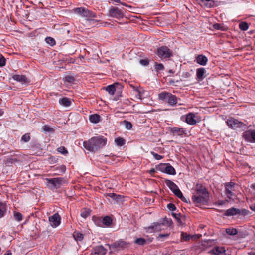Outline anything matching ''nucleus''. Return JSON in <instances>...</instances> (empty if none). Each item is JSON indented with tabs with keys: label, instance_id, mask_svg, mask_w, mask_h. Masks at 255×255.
Listing matches in <instances>:
<instances>
[{
	"label": "nucleus",
	"instance_id": "nucleus-1",
	"mask_svg": "<svg viewBox=\"0 0 255 255\" xmlns=\"http://www.w3.org/2000/svg\"><path fill=\"white\" fill-rule=\"evenodd\" d=\"M195 193L193 194L192 199L197 205H207L209 199V193L205 187L201 184H197L195 187Z\"/></svg>",
	"mask_w": 255,
	"mask_h": 255
},
{
	"label": "nucleus",
	"instance_id": "nucleus-2",
	"mask_svg": "<svg viewBox=\"0 0 255 255\" xmlns=\"http://www.w3.org/2000/svg\"><path fill=\"white\" fill-rule=\"evenodd\" d=\"M107 139L101 136H94L83 142L84 148L90 152H95L104 147Z\"/></svg>",
	"mask_w": 255,
	"mask_h": 255
},
{
	"label": "nucleus",
	"instance_id": "nucleus-3",
	"mask_svg": "<svg viewBox=\"0 0 255 255\" xmlns=\"http://www.w3.org/2000/svg\"><path fill=\"white\" fill-rule=\"evenodd\" d=\"M158 98L171 106H176L178 103V100L180 99L176 96L166 91L159 93L158 94Z\"/></svg>",
	"mask_w": 255,
	"mask_h": 255
},
{
	"label": "nucleus",
	"instance_id": "nucleus-4",
	"mask_svg": "<svg viewBox=\"0 0 255 255\" xmlns=\"http://www.w3.org/2000/svg\"><path fill=\"white\" fill-rule=\"evenodd\" d=\"M74 13L85 17L87 20H92L96 17V14L85 7H77L73 9Z\"/></svg>",
	"mask_w": 255,
	"mask_h": 255
},
{
	"label": "nucleus",
	"instance_id": "nucleus-5",
	"mask_svg": "<svg viewBox=\"0 0 255 255\" xmlns=\"http://www.w3.org/2000/svg\"><path fill=\"white\" fill-rule=\"evenodd\" d=\"M125 9L116 6H112L108 11V15L112 18L121 19L124 17Z\"/></svg>",
	"mask_w": 255,
	"mask_h": 255
},
{
	"label": "nucleus",
	"instance_id": "nucleus-6",
	"mask_svg": "<svg viewBox=\"0 0 255 255\" xmlns=\"http://www.w3.org/2000/svg\"><path fill=\"white\" fill-rule=\"evenodd\" d=\"M157 55L160 58L165 59H168L173 56L172 51L166 46H162L158 48Z\"/></svg>",
	"mask_w": 255,
	"mask_h": 255
},
{
	"label": "nucleus",
	"instance_id": "nucleus-7",
	"mask_svg": "<svg viewBox=\"0 0 255 255\" xmlns=\"http://www.w3.org/2000/svg\"><path fill=\"white\" fill-rule=\"evenodd\" d=\"M226 122L229 127L232 129H236L238 128H246V124L234 118L228 119Z\"/></svg>",
	"mask_w": 255,
	"mask_h": 255
},
{
	"label": "nucleus",
	"instance_id": "nucleus-8",
	"mask_svg": "<svg viewBox=\"0 0 255 255\" xmlns=\"http://www.w3.org/2000/svg\"><path fill=\"white\" fill-rule=\"evenodd\" d=\"M164 225V223L154 222L151 226L145 227V230L148 233H153L156 232L161 231L163 228L162 227Z\"/></svg>",
	"mask_w": 255,
	"mask_h": 255
},
{
	"label": "nucleus",
	"instance_id": "nucleus-9",
	"mask_svg": "<svg viewBox=\"0 0 255 255\" xmlns=\"http://www.w3.org/2000/svg\"><path fill=\"white\" fill-rule=\"evenodd\" d=\"M48 185L51 184L53 187L57 189L62 185L65 182V180L63 178L57 177L52 179H47Z\"/></svg>",
	"mask_w": 255,
	"mask_h": 255
},
{
	"label": "nucleus",
	"instance_id": "nucleus-10",
	"mask_svg": "<svg viewBox=\"0 0 255 255\" xmlns=\"http://www.w3.org/2000/svg\"><path fill=\"white\" fill-rule=\"evenodd\" d=\"M246 213V211L245 210H241L239 209H237L236 208H231L230 209H227L224 215L226 216H234L237 214H242L245 215Z\"/></svg>",
	"mask_w": 255,
	"mask_h": 255
},
{
	"label": "nucleus",
	"instance_id": "nucleus-11",
	"mask_svg": "<svg viewBox=\"0 0 255 255\" xmlns=\"http://www.w3.org/2000/svg\"><path fill=\"white\" fill-rule=\"evenodd\" d=\"M159 170L170 175H175L176 174L175 169L170 164H162L159 165Z\"/></svg>",
	"mask_w": 255,
	"mask_h": 255
},
{
	"label": "nucleus",
	"instance_id": "nucleus-12",
	"mask_svg": "<svg viewBox=\"0 0 255 255\" xmlns=\"http://www.w3.org/2000/svg\"><path fill=\"white\" fill-rule=\"evenodd\" d=\"M165 183L176 196L181 192L177 185L173 181L167 179L165 180Z\"/></svg>",
	"mask_w": 255,
	"mask_h": 255
},
{
	"label": "nucleus",
	"instance_id": "nucleus-13",
	"mask_svg": "<svg viewBox=\"0 0 255 255\" xmlns=\"http://www.w3.org/2000/svg\"><path fill=\"white\" fill-rule=\"evenodd\" d=\"M61 217L59 215L56 213L52 216L49 217V221L51 225L53 227H56L60 224Z\"/></svg>",
	"mask_w": 255,
	"mask_h": 255
},
{
	"label": "nucleus",
	"instance_id": "nucleus-14",
	"mask_svg": "<svg viewBox=\"0 0 255 255\" xmlns=\"http://www.w3.org/2000/svg\"><path fill=\"white\" fill-rule=\"evenodd\" d=\"M244 138L247 141L255 142V130H248L243 135Z\"/></svg>",
	"mask_w": 255,
	"mask_h": 255
},
{
	"label": "nucleus",
	"instance_id": "nucleus-15",
	"mask_svg": "<svg viewBox=\"0 0 255 255\" xmlns=\"http://www.w3.org/2000/svg\"><path fill=\"white\" fill-rule=\"evenodd\" d=\"M170 132L174 136H182L186 134V130L183 128L174 127L170 128Z\"/></svg>",
	"mask_w": 255,
	"mask_h": 255
},
{
	"label": "nucleus",
	"instance_id": "nucleus-16",
	"mask_svg": "<svg viewBox=\"0 0 255 255\" xmlns=\"http://www.w3.org/2000/svg\"><path fill=\"white\" fill-rule=\"evenodd\" d=\"M195 114L190 112L185 116V122L189 125H194L198 122Z\"/></svg>",
	"mask_w": 255,
	"mask_h": 255
},
{
	"label": "nucleus",
	"instance_id": "nucleus-17",
	"mask_svg": "<svg viewBox=\"0 0 255 255\" xmlns=\"http://www.w3.org/2000/svg\"><path fill=\"white\" fill-rule=\"evenodd\" d=\"M110 250H120L126 246V243L124 241H119L111 245H108Z\"/></svg>",
	"mask_w": 255,
	"mask_h": 255
},
{
	"label": "nucleus",
	"instance_id": "nucleus-18",
	"mask_svg": "<svg viewBox=\"0 0 255 255\" xmlns=\"http://www.w3.org/2000/svg\"><path fill=\"white\" fill-rule=\"evenodd\" d=\"M199 4L207 8H211L215 5L214 0H196Z\"/></svg>",
	"mask_w": 255,
	"mask_h": 255
},
{
	"label": "nucleus",
	"instance_id": "nucleus-19",
	"mask_svg": "<svg viewBox=\"0 0 255 255\" xmlns=\"http://www.w3.org/2000/svg\"><path fill=\"white\" fill-rule=\"evenodd\" d=\"M106 249L103 246H97L93 249V253L94 254L98 255H105L107 253Z\"/></svg>",
	"mask_w": 255,
	"mask_h": 255
},
{
	"label": "nucleus",
	"instance_id": "nucleus-20",
	"mask_svg": "<svg viewBox=\"0 0 255 255\" xmlns=\"http://www.w3.org/2000/svg\"><path fill=\"white\" fill-rule=\"evenodd\" d=\"M196 61L198 64L202 66H205L207 63L208 59L205 56L201 54L197 56Z\"/></svg>",
	"mask_w": 255,
	"mask_h": 255
},
{
	"label": "nucleus",
	"instance_id": "nucleus-21",
	"mask_svg": "<svg viewBox=\"0 0 255 255\" xmlns=\"http://www.w3.org/2000/svg\"><path fill=\"white\" fill-rule=\"evenodd\" d=\"M205 73V69L204 68H199L197 69L196 76L197 78L199 81H202L205 78L204 74Z\"/></svg>",
	"mask_w": 255,
	"mask_h": 255
},
{
	"label": "nucleus",
	"instance_id": "nucleus-22",
	"mask_svg": "<svg viewBox=\"0 0 255 255\" xmlns=\"http://www.w3.org/2000/svg\"><path fill=\"white\" fill-rule=\"evenodd\" d=\"M212 252L215 255H224L225 249L223 247H216L213 249Z\"/></svg>",
	"mask_w": 255,
	"mask_h": 255
},
{
	"label": "nucleus",
	"instance_id": "nucleus-23",
	"mask_svg": "<svg viewBox=\"0 0 255 255\" xmlns=\"http://www.w3.org/2000/svg\"><path fill=\"white\" fill-rule=\"evenodd\" d=\"M235 184L233 182H230L228 183H226L225 184V192H230V191H234L235 190Z\"/></svg>",
	"mask_w": 255,
	"mask_h": 255
},
{
	"label": "nucleus",
	"instance_id": "nucleus-24",
	"mask_svg": "<svg viewBox=\"0 0 255 255\" xmlns=\"http://www.w3.org/2000/svg\"><path fill=\"white\" fill-rule=\"evenodd\" d=\"M7 206L5 203L0 202V218L4 217L5 215Z\"/></svg>",
	"mask_w": 255,
	"mask_h": 255
},
{
	"label": "nucleus",
	"instance_id": "nucleus-25",
	"mask_svg": "<svg viewBox=\"0 0 255 255\" xmlns=\"http://www.w3.org/2000/svg\"><path fill=\"white\" fill-rule=\"evenodd\" d=\"M12 78L14 80L22 83H25L27 81V78L24 75H14L12 76Z\"/></svg>",
	"mask_w": 255,
	"mask_h": 255
},
{
	"label": "nucleus",
	"instance_id": "nucleus-26",
	"mask_svg": "<svg viewBox=\"0 0 255 255\" xmlns=\"http://www.w3.org/2000/svg\"><path fill=\"white\" fill-rule=\"evenodd\" d=\"M101 117L98 114H93L90 115L89 120L91 123H97L100 121Z\"/></svg>",
	"mask_w": 255,
	"mask_h": 255
},
{
	"label": "nucleus",
	"instance_id": "nucleus-27",
	"mask_svg": "<svg viewBox=\"0 0 255 255\" xmlns=\"http://www.w3.org/2000/svg\"><path fill=\"white\" fill-rule=\"evenodd\" d=\"M92 220L98 226L103 227V218L99 217L93 216Z\"/></svg>",
	"mask_w": 255,
	"mask_h": 255
},
{
	"label": "nucleus",
	"instance_id": "nucleus-28",
	"mask_svg": "<svg viewBox=\"0 0 255 255\" xmlns=\"http://www.w3.org/2000/svg\"><path fill=\"white\" fill-rule=\"evenodd\" d=\"M59 103L63 106L68 107L71 105V102L69 98L64 97L59 99Z\"/></svg>",
	"mask_w": 255,
	"mask_h": 255
},
{
	"label": "nucleus",
	"instance_id": "nucleus-29",
	"mask_svg": "<svg viewBox=\"0 0 255 255\" xmlns=\"http://www.w3.org/2000/svg\"><path fill=\"white\" fill-rule=\"evenodd\" d=\"M104 89H105L111 95H114L116 91V87L114 85H109L104 87Z\"/></svg>",
	"mask_w": 255,
	"mask_h": 255
},
{
	"label": "nucleus",
	"instance_id": "nucleus-30",
	"mask_svg": "<svg viewBox=\"0 0 255 255\" xmlns=\"http://www.w3.org/2000/svg\"><path fill=\"white\" fill-rule=\"evenodd\" d=\"M225 193L227 198H228V199L226 200L227 202H229L231 200L234 201V199L236 197V195L234 193H233V191L225 192Z\"/></svg>",
	"mask_w": 255,
	"mask_h": 255
},
{
	"label": "nucleus",
	"instance_id": "nucleus-31",
	"mask_svg": "<svg viewBox=\"0 0 255 255\" xmlns=\"http://www.w3.org/2000/svg\"><path fill=\"white\" fill-rule=\"evenodd\" d=\"M112 223V219L109 216H105L103 218V225L110 226Z\"/></svg>",
	"mask_w": 255,
	"mask_h": 255
},
{
	"label": "nucleus",
	"instance_id": "nucleus-32",
	"mask_svg": "<svg viewBox=\"0 0 255 255\" xmlns=\"http://www.w3.org/2000/svg\"><path fill=\"white\" fill-rule=\"evenodd\" d=\"M106 197H109L111 198L118 201L122 198V196L120 195H117L114 193H107L105 194Z\"/></svg>",
	"mask_w": 255,
	"mask_h": 255
},
{
	"label": "nucleus",
	"instance_id": "nucleus-33",
	"mask_svg": "<svg viewBox=\"0 0 255 255\" xmlns=\"http://www.w3.org/2000/svg\"><path fill=\"white\" fill-rule=\"evenodd\" d=\"M73 235L74 239L77 241H81L83 239V235L79 232H74Z\"/></svg>",
	"mask_w": 255,
	"mask_h": 255
},
{
	"label": "nucleus",
	"instance_id": "nucleus-34",
	"mask_svg": "<svg viewBox=\"0 0 255 255\" xmlns=\"http://www.w3.org/2000/svg\"><path fill=\"white\" fill-rule=\"evenodd\" d=\"M226 232L229 235H235L238 233L237 229L233 228H227Z\"/></svg>",
	"mask_w": 255,
	"mask_h": 255
},
{
	"label": "nucleus",
	"instance_id": "nucleus-35",
	"mask_svg": "<svg viewBox=\"0 0 255 255\" xmlns=\"http://www.w3.org/2000/svg\"><path fill=\"white\" fill-rule=\"evenodd\" d=\"M239 28L242 31H246L248 30L249 28L248 23L246 22H241L239 23Z\"/></svg>",
	"mask_w": 255,
	"mask_h": 255
},
{
	"label": "nucleus",
	"instance_id": "nucleus-36",
	"mask_svg": "<svg viewBox=\"0 0 255 255\" xmlns=\"http://www.w3.org/2000/svg\"><path fill=\"white\" fill-rule=\"evenodd\" d=\"M181 240L184 241H189L192 237L186 233L182 232L181 234Z\"/></svg>",
	"mask_w": 255,
	"mask_h": 255
},
{
	"label": "nucleus",
	"instance_id": "nucleus-37",
	"mask_svg": "<svg viewBox=\"0 0 255 255\" xmlns=\"http://www.w3.org/2000/svg\"><path fill=\"white\" fill-rule=\"evenodd\" d=\"M115 142L118 146H122L125 144V140L121 137H118L115 139Z\"/></svg>",
	"mask_w": 255,
	"mask_h": 255
},
{
	"label": "nucleus",
	"instance_id": "nucleus-38",
	"mask_svg": "<svg viewBox=\"0 0 255 255\" xmlns=\"http://www.w3.org/2000/svg\"><path fill=\"white\" fill-rule=\"evenodd\" d=\"M90 211L89 209L84 208L81 211V216L84 218H86L88 216H90Z\"/></svg>",
	"mask_w": 255,
	"mask_h": 255
},
{
	"label": "nucleus",
	"instance_id": "nucleus-39",
	"mask_svg": "<svg viewBox=\"0 0 255 255\" xmlns=\"http://www.w3.org/2000/svg\"><path fill=\"white\" fill-rule=\"evenodd\" d=\"M155 69L157 72L163 70L164 69V65L162 63H158L156 62H154Z\"/></svg>",
	"mask_w": 255,
	"mask_h": 255
},
{
	"label": "nucleus",
	"instance_id": "nucleus-40",
	"mask_svg": "<svg viewBox=\"0 0 255 255\" xmlns=\"http://www.w3.org/2000/svg\"><path fill=\"white\" fill-rule=\"evenodd\" d=\"M14 219L17 221H20L23 219V216L21 213L14 211Z\"/></svg>",
	"mask_w": 255,
	"mask_h": 255
},
{
	"label": "nucleus",
	"instance_id": "nucleus-41",
	"mask_svg": "<svg viewBox=\"0 0 255 255\" xmlns=\"http://www.w3.org/2000/svg\"><path fill=\"white\" fill-rule=\"evenodd\" d=\"M213 27L216 30H221L222 31H226L227 30L226 28H225L223 25L219 23L214 24L213 25Z\"/></svg>",
	"mask_w": 255,
	"mask_h": 255
},
{
	"label": "nucleus",
	"instance_id": "nucleus-42",
	"mask_svg": "<svg viewBox=\"0 0 255 255\" xmlns=\"http://www.w3.org/2000/svg\"><path fill=\"white\" fill-rule=\"evenodd\" d=\"M146 242V240L142 238H137L135 241V243L139 245H144Z\"/></svg>",
	"mask_w": 255,
	"mask_h": 255
},
{
	"label": "nucleus",
	"instance_id": "nucleus-43",
	"mask_svg": "<svg viewBox=\"0 0 255 255\" xmlns=\"http://www.w3.org/2000/svg\"><path fill=\"white\" fill-rule=\"evenodd\" d=\"M30 133H25L21 137V141L24 142H27L30 140Z\"/></svg>",
	"mask_w": 255,
	"mask_h": 255
},
{
	"label": "nucleus",
	"instance_id": "nucleus-44",
	"mask_svg": "<svg viewBox=\"0 0 255 255\" xmlns=\"http://www.w3.org/2000/svg\"><path fill=\"white\" fill-rule=\"evenodd\" d=\"M170 233L166 234H160L157 237L156 239L157 240L160 241H163L164 240L162 239L163 238H167L169 236Z\"/></svg>",
	"mask_w": 255,
	"mask_h": 255
},
{
	"label": "nucleus",
	"instance_id": "nucleus-45",
	"mask_svg": "<svg viewBox=\"0 0 255 255\" xmlns=\"http://www.w3.org/2000/svg\"><path fill=\"white\" fill-rule=\"evenodd\" d=\"M64 80L68 83H73L75 81V78L72 75H67L65 77Z\"/></svg>",
	"mask_w": 255,
	"mask_h": 255
},
{
	"label": "nucleus",
	"instance_id": "nucleus-46",
	"mask_svg": "<svg viewBox=\"0 0 255 255\" xmlns=\"http://www.w3.org/2000/svg\"><path fill=\"white\" fill-rule=\"evenodd\" d=\"M57 151L62 154L66 155L68 154V151L64 146H60L57 148Z\"/></svg>",
	"mask_w": 255,
	"mask_h": 255
},
{
	"label": "nucleus",
	"instance_id": "nucleus-47",
	"mask_svg": "<svg viewBox=\"0 0 255 255\" xmlns=\"http://www.w3.org/2000/svg\"><path fill=\"white\" fill-rule=\"evenodd\" d=\"M43 130L45 132H54V130L53 129V128H51V127H50L49 126H48V125H45L42 128Z\"/></svg>",
	"mask_w": 255,
	"mask_h": 255
},
{
	"label": "nucleus",
	"instance_id": "nucleus-48",
	"mask_svg": "<svg viewBox=\"0 0 255 255\" xmlns=\"http://www.w3.org/2000/svg\"><path fill=\"white\" fill-rule=\"evenodd\" d=\"M133 88L134 91L136 93V97L139 99H141L142 95L141 92L139 90V89L137 87H133Z\"/></svg>",
	"mask_w": 255,
	"mask_h": 255
},
{
	"label": "nucleus",
	"instance_id": "nucleus-49",
	"mask_svg": "<svg viewBox=\"0 0 255 255\" xmlns=\"http://www.w3.org/2000/svg\"><path fill=\"white\" fill-rule=\"evenodd\" d=\"M45 41H46V42L47 43L50 44L51 46H53V45L55 44V40L53 38H51V37H47L45 39Z\"/></svg>",
	"mask_w": 255,
	"mask_h": 255
},
{
	"label": "nucleus",
	"instance_id": "nucleus-50",
	"mask_svg": "<svg viewBox=\"0 0 255 255\" xmlns=\"http://www.w3.org/2000/svg\"><path fill=\"white\" fill-rule=\"evenodd\" d=\"M192 76V74L189 72H185L182 74L181 77L183 78V80L185 79L190 78Z\"/></svg>",
	"mask_w": 255,
	"mask_h": 255
},
{
	"label": "nucleus",
	"instance_id": "nucleus-51",
	"mask_svg": "<svg viewBox=\"0 0 255 255\" xmlns=\"http://www.w3.org/2000/svg\"><path fill=\"white\" fill-rule=\"evenodd\" d=\"M5 58L1 54H0V67H3L5 65Z\"/></svg>",
	"mask_w": 255,
	"mask_h": 255
},
{
	"label": "nucleus",
	"instance_id": "nucleus-52",
	"mask_svg": "<svg viewBox=\"0 0 255 255\" xmlns=\"http://www.w3.org/2000/svg\"><path fill=\"white\" fill-rule=\"evenodd\" d=\"M124 123L125 124V127L126 128L128 129H130L131 128H132V124L130 122H128V121H127L126 120H124L123 121Z\"/></svg>",
	"mask_w": 255,
	"mask_h": 255
},
{
	"label": "nucleus",
	"instance_id": "nucleus-53",
	"mask_svg": "<svg viewBox=\"0 0 255 255\" xmlns=\"http://www.w3.org/2000/svg\"><path fill=\"white\" fill-rule=\"evenodd\" d=\"M139 63L143 66H147L149 64V60L147 59H140Z\"/></svg>",
	"mask_w": 255,
	"mask_h": 255
},
{
	"label": "nucleus",
	"instance_id": "nucleus-54",
	"mask_svg": "<svg viewBox=\"0 0 255 255\" xmlns=\"http://www.w3.org/2000/svg\"><path fill=\"white\" fill-rule=\"evenodd\" d=\"M151 154L153 155L154 158L156 160H160L163 158V156L155 153L154 152H151Z\"/></svg>",
	"mask_w": 255,
	"mask_h": 255
},
{
	"label": "nucleus",
	"instance_id": "nucleus-55",
	"mask_svg": "<svg viewBox=\"0 0 255 255\" xmlns=\"http://www.w3.org/2000/svg\"><path fill=\"white\" fill-rule=\"evenodd\" d=\"M177 197H178L181 201L184 202H188V200L186 199V198L183 196L181 192L177 196Z\"/></svg>",
	"mask_w": 255,
	"mask_h": 255
},
{
	"label": "nucleus",
	"instance_id": "nucleus-56",
	"mask_svg": "<svg viewBox=\"0 0 255 255\" xmlns=\"http://www.w3.org/2000/svg\"><path fill=\"white\" fill-rule=\"evenodd\" d=\"M168 208L172 211H175L176 210V207L174 204L172 203H169L167 205Z\"/></svg>",
	"mask_w": 255,
	"mask_h": 255
},
{
	"label": "nucleus",
	"instance_id": "nucleus-57",
	"mask_svg": "<svg viewBox=\"0 0 255 255\" xmlns=\"http://www.w3.org/2000/svg\"><path fill=\"white\" fill-rule=\"evenodd\" d=\"M57 168H59L60 170V173H64L66 171V167L64 165H61V166L57 167Z\"/></svg>",
	"mask_w": 255,
	"mask_h": 255
},
{
	"label": "nucleus",
	"instance_id": "nucleus-58",
	"mask_svg": "<svg viewBox=\"0 0 255 255\" xmlns=\"http://www.w3.org/2000/svg\"><path fill=\"white\" fill-rule=\"evenodd\" d=\"M226 203V201L223 200H219L217 203H216V205H223L225 204Z\"/></svg>",
	"mask_w": 255,
	"mask_h": 255
},
{
	"label": "nucleus",
	"instance_id": "nucleus-59",
	"mask_svg": "<svg viewBox=\"0 0 255 255\" xmlns=\"http://www.w3.org/2000/svg\"><path fill=\"white\" fill-rule=\"evenodd\" d=\"M173 216L175 217V218L177 219V221L179 223H181V221L180 219L178 217V215H176L174 213H173Z\"/></svg>",
	"mask_w": 255,
	"mask_h": 255
},
{
	"label": "nucleus",
	"instance_id": "nucleus-60",
	"mask_svg": "<svg viewBox=\"0 0 255 255\" xmlns=\"http://www.w3.org/2000/svg\"><path fill=\"white\" fill-rule=\"evenodd\" d=\"M250 208H251L252 210H253V211H255V204L252 205L250 206Z\"/></svg>",
	"mask_w": 255,
	"mask_h": 255
},
{
	"label": "nucleus",
	"instance_id": "nucleus-61",
	"mask_svg": "<svg viewBox=\"0 0 255 255\" xmlns=\"http://www.w3.org/2000/svg\"><path fill=\"white\" fill-rule=\"evenodd\" d=\"M155 172V169H154V168H152V169H151L150 170V171H149V173H150V174H153V173H154Z\"/></svg>",
	"mask_w": 255,
	"mask_h": 255
},
{
	"label": "nucleus",
	"instance_id": "nucleus-62",
	"mask_svg": "<svg viewBox=\"0 0 255 255\" xmlns=\"http://www.w3.org/2000/svg\"><path fill=\"white\" fill-rule=\"evenodd\" d=\"M12 254L10 251H8L6 253L4 254L3 255H11Z\"/></svg>",
	"mask_w": 255,
	"mask_h": 255
},
{
	"label": "nucleus",
	"instance_id": "nucleus-63",
	"mask_svg": "<svg viewBox=\"0 0 255 255\" xmlns=\"http://www.w3.org/2000/svg\"><path fill=\"white\" fill-rule=\"evenodd\" d=\"M168 73H170V74H173L174 73H175V71L172 70V69H170L168 71Z\"/></svg>",
	"mask_w": 255,
	"mask_h": 255
},
{
	"label": "nucleus",
	"instance_id": "nucleus-64",
	"mask_svg": "<svg viewBox=\"0 0 255 255\" xmlns=\"http://www.w3.org/2000/svg\"><path fill=\"white\" fill-rule=\"evenodd\" d=\"M250 255H255V252H251L249 253Z\"/></svg>",
	"mask_w": 255,
	"mask_h": 255
}]
</instances>
